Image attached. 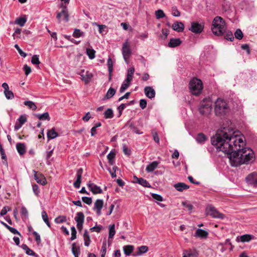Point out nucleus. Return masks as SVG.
I'll list each match as a JSON object with an SVG mask.
<instances>
[{
    "label": "nucleus",
    "mask_w": 257,
    "mask_h": 257,
    "mask_svg": "<svg viewBox=\"0 0 257 257\" xmlns=\"http://www.w3.org/2000/svg\"><path fill=\"white\" fill-rule=\"evenodd\" d=\"M33 191L35 195H38L40 192L39 186L37 184L33 185Z\"/></svg>",
    "instance_id": "338daca9"
},
{
    "label": "nucleus",
    "mask_w": 257,
    "mask_h": 257,
    "mask_svg": "<svg viewBox=\"0 0 257 257\" xmlns=\"http://www.w3.org/2000/svg\"><path fill=\"white\" fill-rule=\"evenodd\" d=\"M152 133L154 141L157 144H159L160 140L157 133L156 132H152Z\"/></svg>",
    "instance_id": "e2e57ef3"
},
{
    "label": "nucleus",
    "mask_w": 257,
    "mask_h": 257,
    "mask_svg": "<svg viewBox=\"0 0 257 257\" xmlns=\"http://www.w3.org/2000/svg\"><path fill=\"white\" fill-rule=\"evenodd\" d=\"M106 252V240L103 241L102 246L101 250V256L104 257Z\"/></svg>",
    "instance_id": "8fccbe9b"
},
{
    "label": "nucleus",
    "mask_w": 257,
    "mask_h": 257,
    "mask_svg": "<svg viewBox=\"0 0 257 257\" xmlns=\"http://www.w3.org/2000/svg\"><path fill=\"white\" fill-rule=\"evenodd\" d=\"M33 234L35 236V240L37 242L38 244H39L41 242L40 235L35 231L33 232Z\"/></svg>",
    "instance_id": "13d9d810"
},
{
    "label": "nucleus",
    "mask_w": 257,
    "mask_h": 257,
    "mask_svg": "<svg viewBox=\"0 0 257 257\" xmlns=\"http://www.w3.org/2000/svg\"><path fill=\"white\" fill-rule=\"evenodd\" d=\"M4 94L6 97L8 99H12L14 97V94L13 92L11 90H10L9 89L7 91H4Z\"/></svg>",
    "instance_id": "a18cd8bd"
},
{
    "label": "nucleus",
    "mask_w": 257,
    "mask_h": 257,
    "mask_svg": "<svg viewBox=\"0 0 257 257\" xmlns=\"http://www.w3.org/2000/svg\"><path fill=\"white\" fill-rule=\"evenodd\" d=\"M15 48L17 50V51H18L19 54L23 57H26V56H27V54L25 52H24L22 49L20 48V47L18 46V45L17 44H16L15 45Z\"/></svg>",
    "instance_id": "4d7b16f0"
},
{
    "label": "nucleus",
    "mask_w": 257,
    "mask_h": 257,
    "mask_svg": "<svg viewBox=\"0 0 257 257\" xmlns=\"http://www.w3.org/2000/svg\"><path fill=\"white\" fill-rule=\"evenodd\" d=\"M21 247L26 251L27 254L32 255L35 257H38V255L32 249L29 248V247L26 244H23Z\"/></svg>",
    "instance_id": "b1692460"
},
{
    "label": "nucleus",
    "mask_w": 257,
    "mask_h": 257,
    "mask_svg": "<svg viewBox=\"0 0 257 257\" xmlns=\"http://www.w3.org/2000/svg\"><path fill=\"white\" fill-rule=\"evenodd\" d=\"M155 16L157 19H160L165 17V14L162 10H158L155 12Z\"/></svg>",
    "instance_id": "79ce46f5"
},
{
    "label": "nucleus",
    "mask_w": 257,
    "mask_h": 257,
    "mask_svg": "<svg viewBox=\"0 0 257 257\" xmlns=\"http://www.w3.org/2000/svg\"><path fill=\"white\" fill-rule=\"evenodd\" d=\"M130 82L127 83V82H126L125 80H124L123 82V83L120 87V88L119 90L120 92V93L123 92L128 87V86H130Z\"/></svg>",
    "instance_id": "c03bdc74"
},
{
    "label": "nucleus",
    "mask_w": 257,
    "mask_h": 257,
    "mask_svg": "<svg viewBox=\"0 0 257 257\" xmlns=\"http://www.w3.org/2000/svg\"><path fill=\"white\" fill-rule=\"evenodd\" d=\"M212 102L208 99H204L201 103L199 108V112L203 115H208L210 114L212 107Z\"/></svg>",
    "instance_id": "39448f33"
},
{
    "label": "nucleus",
    "mask_w": 257,
    "mask_h": 257,
    "mask_svg": "<svg viewBox=\"0 0 257 257\" xmlns=\"http://www.w3.org/2000/svg\"><path fill=\"white\" fill-rule=\"evenodd\" d=\"M189 89L192 94L199 95L203 89L201 80L196 78H193L189 83Z\"/></svg>",
    "instance_id": "20e7f679"
},
{
    "label": "nucleus",
    "mask_w": 257,
    "mask_h": 257,
    "mask_svg": "<svg viewBox=\"0 0 257 257\" xmlns=\"http://www.w3.org/2000/svg\"><path fill=\"white\" fill-rule=\"evenodd\" d=\"M31 62L33 64L38 65L40 63V61H39V56L37 55H34L32 56Z\"/></svg>",
    "instance_id": "3c124183"
},
{
    "label": "nucleus",
    "mask_w": 257,
    "mask_h": 257,
    "mask_svg": "<svg viewBox=\"0 0 257 257\" xmlns=\"http://www.w3.org/2000/svg\"><path fill=\"white\" fill-rule=\"evenodd\" d=\"M72 252L74 254L79 255L80 253V247L76 245L75 243L72 244Z\"/></svg>",
    "instance_id": "ea45409f"
},
{
    "label": "nucleus",
    "mask_w": 257,
    "mask_h": 257,
    "mask_svg": "<svg viewBox=\"0 0 257 257\" xmlns=\"http://www.w3.org/2000/svg\"><path fill=\"white\" fill-rule=\"evenodd\" d=\"M83 238L84 240V245L86 246H88L90 244V238L87 230L84 231Z\"/></svg>",
    "instance_id": "2f4dec72"
},
{
    "label": "nucleus",
    "mask_w": 257,
    "mask_h": 257,
    "mask_svg": "<svg viewBox=\"0 0 257 257\" xmlns=\"http://www.w3.org/2000/svg\"><path fill=\"white\" fill-rule=\"evenodd\" d=\"M10 209H11L8 206L4 207L3 208V209H2L1 213H0L1 216H4V215H6L7 214V213L8 212V211H10Z\"/></svg>",
    "instance_id": "680f3d73"
},
{
    "label": "nucleus",
    "mask_w": 257,
    "mask_h": 257,
    "mask_svg": "<svg viewBox=\"0 0 257 257\" xmlns=\"http://www.w3.org/2000/svg\"><path fill=\"white\" fill-rule=\"evenodd\" d=\"M24 70L25 71V73L27 76L31 72V68L26 64L24 66Z\"/></svg>",
    "instance_id": "69168bd1"
},
{
    "label": "nucleus",
    "mask_w": 257,
    "mask_h": 257,
    "mask_svg": "<svg viewBox=\"0 0 257 257\" xmlns=\"http://www.w3.org/2000/svg\"><path fill=\"white\" fill-rule=\"evenodd\" d=\"M71 240H73L76 238V233L77 231L74 226H72L71 227Z\"/></svg>",
    "instance_id": "5fc2aeb1"
},
{
    "label": "nucleus",
    "mask_w": 257,
    "mask_h": 257,
    "mask_svg": "<svg viewBox=\"0 0 257 257\" xmlns=\"http://www.w3.org/2000/svg\"><path fill=\"white\" fill-rule=\"evenodd\" d=\"M159 163L157 161H154L149 164L146 167V170L148 172H153L158 167Z\"/></svg>",
    "instance_id": "393cba45"
},
{
    "label": "nucleus",
    "mask_w": 257,
    "mask_h": 257,
    "mask_svg": "<svg viewBox=\"0 0 257 257\" xmlns=\"http://www.w3.org/2000/svg\"><path fill=\"white\" fill-rule=\"evenodd\" d=\"M172 14L174 17H179L180 16V12L178 10L176 7H172Z\"/></svg>",
    "instance_id": "864d4df0"
},
{
    "label": "nucleus",
    "mask_w": 257,
    "mask_h": 257,
    "mask_svg": "<svg viewBox=\"0 0 257 257\" xmlns=\"http://www.w3.org/2000/svg\"><path fill=\"white\" fill-rule=\"evenodd\" d=\"M82 200L86 204L90 205L92 203V199L90 197H82Z\"/></svg>",
    "instance_id": "052dcab7"
},
{
    "label": "nucleus",
    "mask_w": 257,
    "mask_h": 257,
    "mask_svg": "<svg viewBox=\"0 0 257 257\" xmlns=\"http://www.w3.org/2000/svg\"><path fill=\"white\" fill-rule=\"evenodd\" d=\"M206 211L208 215H211L213 218L223 219L225 217L223 214L220 213L211 205L207 206Z\"/></svg>",
    "instance_id": "423d86ee"
},
{
    "label": "nucleus",
    "mask_w": 257,
    "mask_h": 257,
    "mask_svg": "<svg viewBox=\"0 0 257 257\" xmlns=\"http://www.w3.org/2000/svg\"><path fill=\"white\" fill-rule=\"evenodd\" d=\"M103 206V201L101 199H97L94 203V209L96 210V213L98 215L101 214V210Z\"/></svg>",
    "instance_id": "dca6fc26"
},
{
    "label": "nucleus",
    "mask_w": 257,
    "mask_h": 257,
    "mask_svg": "<svg viewBox=\"0 0 257 257\" xmlns=\"http://www.w3.org/2000/svg\"><path fill=\"white\" fill-rule=\"evenodd\" d=\"M254 237V236L252 235L246 234L240 236V240L242 242H249L251 239H253Z\"/></svg>",
    "instance_id": "cd10ccee"
},
{
    "label": "nucleus",
    "mask_w": 257,
    "mask_h": 257,
    "mask_svg": "<svg viewBox=\"0 0 257 257\" xmlns=\"http://www.w3.org/2000/svg\"><path fill=\"white\" fill-rule=\"evenodd\" d=\"M115 233V225L112 224L109 226V238H113Z\"/></svg>",
    "instance_id": "a19ab883"
},
{
    "label": "nucleus",
    "mask_w": 257,
    "mask_h": 257,
    "mask_svg": "<svg viewBox=\"0 0 257 257\" xmlns=\"http://www.w3.org/2000/svg\"><path fill=\"white\" fill-rule=\"evenodd\" d=\"M8 229L12 233L14 234H18L20 236H21V233L15 228L10 226L9 227H8Z\"/></svg>",
    "instance_id": "0e129e2a"
},
{
    "label": "nucleus",
    "mask_w": 257,
    "mask_h": 257,
    "mask_svg": "<svg viewBox=\"0 0 257 257\" xmlns=\"http://www.w3.org/2000/svg\"><path fill=\"white\" fill-rule=\"evenodd\" d=\"M224 38L226 40H229L230 41H233L234 40V37L232 34V33L230 31H226L225 32Z\"/></svg>",
    "instance_id": "58836bf2"
},
{
    "label": "nucleus",
    "mask_w": 257,
    "mask_h": 257,
    "mask_svg": "<svg viewBox=\"0 0 257 257\" xmlns=\"http://www.w3.org/2000/svg\"><path fill=\"white\" fill-rule=\"evenodd\" d=\"M148 250V247L146 245H142L138 247V250L137 251L138 255H141L143 253H146Z\"/></svg>",
    "instance_id": "e433bc0d"
},
{
    "label": "nucleus",
    "mask_w": 257,
    "mask_h": 257,
    "mask_svg": "<svg viewBox=\"0 0 257 257\" xmlns=\"http://www.w3.org/2000/svg\"><path fill=\"white\" fill-rule=\"evenodd\" d=\"M27 18L26 17H20L16 20L15 23L23 27L25 24Z\"/></svg>",
    "instance_id": "f704fd0d"
},
{
    "label": "nucleus",
    "mask_w": 257,
    "mask_h": 257,
    "mask_svg": "<svg viewBox=\"0 0 257 257\" xmlns=\"http://www.w3.org/2000/svg\"><path fill=\"white\" fill-rule=\"evenodd\" d=\"M115 92L116 90L114 88L112 87L109 88V89L107 90L103 99L105 100L111 98L114 95Z\"/></svg>",
    "instance_id": "5701e85b"
},
{
    "label": "nucleus",
    "mask_w": 257,
    "mask_h": 257,
    "mask_svg": "<svg viewBox=\"0 0 257 257\" xmlns=\"http://www.w3.org/2000/svg\"><path fill=\"white\" fill-rule=\"evenodd\" d=\"M172 28L174 30L178 32H181L184 30V26L181 22H176L172 25Z\"/></svg>",
    "instance_id": "aec40b11"
},
{
    "label": "nucleus",
    "mask_w": 257,
    "mask_h": 257,
    "mask_svg": "<svg viewBox=\"0 0 257 257\" xmlns=\"http://www.w3.org/2000/svg\"><path fill=\"white\" fill-rule=\"evenodd\" d=\"M107 66L108 70L109 72H112L113 71V62L110 58H109L107 60Z\"/></svg>",
    "instance_id": "603ef678"
},
{
    "label": "nucleus",
    "mask_w": 257,
    "mask_h": 257,
    "mask_svg": "<svg viewBox=\"0 0 257 257\" xmlns=\"http://www.w3.org/2000/svg\"><path fill=\"white\" fill-rule=\"evenodd\" d=\"M83 173L82 168H79L76 172V180L74 182L73 185L75 188H79L81 183L82 175Z\"/></svg>",
    "instance_id": "9b49d317"
},
{
    "label": "nucleus",
    "mask_w": 257,
    "mask_h": 257,
    "mask_svg": "<svg viewBox=\"0 0 257 257\" xmlns=\"http://www.w3.org/2000/svg\"><path fill=\"white\" fill-rule=\"evenodd\" d=\"M74 219L77 223H83L84 221V215L81 212H77Z\"/></svg>",
    "instance_id": "a878e982"
},
{
    "label": "nucleus",
    "mask_w": 257,
    "mask_h": 257,
    "mask_svg": "<svg viewBox=\"0 0 257 257\" xmlns=\"http://www.w3.org/2000/svg\"><path fill=\"white\" fill-rule=\"evenodd\" d=\"M66 221V217L65 216H59L55 219V222L56 223H61Z\"/></svg>",
    "instance_id": "49530a36"
},
{
    "label": "nucleus",
    "mask_w": 257,
    "mask_h": 257,
    "mask_svg": "<svg viewBox=\"0 0 257 257\" xmlns=\"http://www.w3.org/2000/svg\"><path fill=\"white\" fill-rule=\"evenodd\" d=\"M86 53L90 59H93L95 57V51L93 49L87 48L86 49Z\"/></svg>",
    "instance_id": "4c0bfd02"
},
{
    "label": "nucleus",
    "mask_w": 257,
    "mask_h": 257,
    "mask_svg": "<svg viewBox=\"0 0 257 257\" xmlns=\"http://www.w3.org/2000/svg\"><path fill=\"white\" fill-rule=\"evenodd\" d=\"M87 186L94 194H100L102 192V189L93 183L88 182Z\"/></svg>",
    "instance_id": "4468645a"
},
{
    "label": "nucleus",
    "mask_w": 257,
    "mask_h": 257,
    "mask_svg": "<svg viewBox=\"0 0 257 257\" xmlns=\"http://www.w3.org/2000/svg\"><path fill=\"white\" fill-rule=\"evenodd\" d=\"M17 150L20 155H23L26 153V147L23 143H18L16 145Z\"/></svg>",
    "instance_id": "4be33fe9"
},
{
    "label": "nucleus",
    "mask_w": 257,
    "mask_h": 257,
    "mask_svg": "<svg viewBox=\"0 0 257 257\" xmlns=\"http://www.w3.org/2000/svg\"><path fill=\"white\" fill-rule=\"evenodd\" d=\"M174 187L178 191L182 192L189 188V186L184 183L179 182L174 185Z\"/></svg>",
    "instance_id": "a211bd4d"
},
{
    "label": "nucleus",
    "mask_w": 257,
    "mask_h": 257,
    "mask_svg": "<svg viewBox=\"0 0 257 257\" xmlns=\"http://www.w3.org/2000/svg\"><path fill=\"white\" fill-rule=\"evenodd\" d=\"M229 111V107L226 102L221 98H218L214 104V112L216 116H224Z\"/></svg>",
    "instance_id": "7ed1b4c3"
},
{
    "label": "nucleus",
    "mask_w": 257,
    "mask_h": 257,
    "mask_svg": "<svg viewBox=\"0 0 257 257\" xmlns=\"http://www.w3.org/2000/svg\"><path fill=\"white\" fill-rule=\"evenodd\" d=\"M134 249V246L132 245H126L123 247L124 253L126 256L130 255Z\"/></svg>",
    "instance_id": "c756f323"
},
{
    "label": "nucleus",
    "mask_w": 257,
    "mask_h": 257,
    "mask_svg": "<svg viewBox=\"0 0 257 257\" xmlns=\"http://www.w3.org/2000/svg\"><path fill=\"white\" fill-rule=\"evenodd\" d=\"M106 119L111 118L113 117V110L111 108H108L104 113Z\"/></svg>",
    "instance_id": "72a5a7b5"
},
{
    "label": "nucleus",
    "mask_w": 257,
    "mask_h": 257,
    "mask_svg": "<svg viewBox=\"0 0 257 257\" xmlns=\"http://www.w3.org/2000/svg\"><path fill=\"white\" fill-rule=\"evenodd\" d=\"M134 182L135 183H139V184L141 185L142 186L148 187V188H151V186L150 184V183L145 179L142 178H138L136 176L134 177Z\"/></svg>",
    "instance_id": "2eb2a0df"
},
{
    "label": "nucleus",
    "mask_w": 257,
    "mask_h": 257,
    "mask_svg": "<svg viewBox=\"0 0 257 257\" xmlns=\"http://www.w3.org/2000/svg\"><path fill=\"white\" fill-rule=\"evenodd\" d=\"M211 30L212 33L217 36L224 34L226 30L225 21L221 17H215L212 22Z\"/></svg>",
    "instance_id": "f03ea898"
},
{
    "label": "nucleus",
    "mask_w": 257,
    "mask_h": 257,
    "mask_svg": "<svg viewBox=\"0 0 257 257\" xmlns=\"http://www.w3.org/2000/svg\"><path fill=\"white\" fill-rule=\"evenodd\" d=\"M181 43L182 41L179 38H172L170 40L168 46L170 48H175L180 46Z\"/></svg>",
    "instance_id": "f3484780"
},
{
    "label": "nucleus",
    "mask_w": 257,
    "mask_h": 257,
    "mask_svg": "<svg viewBox=\"0 0 257 257\" xmlns=\"http://www.w3.org/2000/svg\"><path fill=\"white\" fill-rule=\"evenodd\" d=\"M198 252L196 249H189L183 251V257H198Z\"/></svg>",
    "instance_id": "ddd939ff"
},
{
    "label": "nucleus",
    "mask_w": 257,
    "mask_h": 257,
    "mask_svg": "<svg viewBox=\"0 0 257 257\" xmlns=\"http://www.w3.org/2000/svg\"><path fill=\"white\" fill-rule=\"evenodd\" d=\"M207 139L206 136L203 133H199L196 137V140L198 143H201L205 142Z\"/></svg>",
    "instance_id": "c9c22d12"
},
{
    "label": "nucleus",
    "mask_w": 257,
    "mask_h": 257,
    "mask_svg": "<svg viewBox=\"0 0 257 257\" xmlns=\"http://www.w3.org/2000/svg\"><path fill=\"white\" fill-rule=\"evenodd\" d=\"M35 180L37 182L41 185H45L47 182L44 175L40 172H38L34 170H33Z\"/></svg>",
    "instance_id": "6e6552de"
},
{
    "label": "nucleus",
    "mask_w": 257,
    "mask_h": 257,
    "mask_svg": "<svg viewBox=\"0 0 257 257\" xmlns=\"http://www.w3.org/2000/svg\"><path fill=\"white\" fill-rule=\"evenodd\" d=\"M232 129L224 127L217 131L211 138V144L217 150L228 156L232 166H238L242 164H249L253 161L254 153L245 145L242 137Z\"/></svg>",
    "instance_id": "f257e3e1"
},
{
    "label": "nucleus",
    "mask_w": 257,
    "mask_h": 257,
    "mask_svg": "<svg viewBox=\"0 0 257 257\" xmlns=\"http://www.w3.org/2000/svg\"><path fill=\"white\" fill-rule=\"evenodd\" d=\"M35 115L40 120H50V117L49 116V114L48 112H45L42 114H35Z\"/></svg>",
    "instance_id": "7c9ffc66"
},
{
    "label": "nucleus",
    "mask_w": 257,
    "mask_h": 257,
    "mask_svg": "<svg viewBox=\"0 0 257 257\" xmlns=\"http://www.w3.org/2000/svg\"><path fill=\"white\" fill-rule=\"evenodd\" d=\"M122 53L123 57L126 63H128V59L130 58L132 52L130 49V46L128 42L126 41L123 44L122 48Z\"/></svg>",
    "instance_id": "0eeeda50"
},
{
    "label": "nucleus",
    "mask_w": 257,
    "mask_h": 257,
    "mask_svg": "<svg viewBox=\"0 0 257 257\" xmlns=\"http://www.w3.org/2000/svg\"><path fill=\"white\" fill-rule=\"evenodd\" d=\"M84 35V33L82 32H81V31L79 29H75L74 31L73 36L74 38H79L81 36H83Z\"/></svg>",
    "instance_id": "37998d69"
},
{
    "label": "nucleus",
    "mask_w": 257,
    "mask_h": 257,
    "mask_svg": "<svg viewBox=\"0 0 257 257\" xmlns=\"http://www.w3.org/2000/svg\"><path fill=\"white\" fill-rule=\"evenodd\" d=\"M204 28V26L198 22H193L191 23V28L189 29L193 33L200 34L202 32Z\"/></svg>",
    "instance_id": "9d476101"
},
{
    "label": "nucleus",
    "mask_w": 257,
    "mask_h": 257,
    "mask_svg": "<svg viewBox=\"0 0 257 257\" xmlns=\"http://www.w3.org/2000/svg\"><path fill=\"white\" fill-rule=\"evenodd\" d=\"M146 95L149 98H154L155 96V91L154 89L150 86H147L144 89Z\"/></svg>",
    "instance_id": "6ab92c4d"
},
{
    "label": "nucleus",
    "mask_w": 257,
    "mask_h": 257,
    "mask_svg": "<svg viewBox=\"0 0 257 257\" xmlns=\"http://www.w3.org/2000/svg\"><path fill=\"white\" fill-rule=\"evenodd\" d=\"M62 11L60 12H58L56 16L59 23H60V18L62 16H63L66 22H68L69 21V14L67 10L66 7L64 6L63 4H62Z\"/></svg>",
    "instance_id": "1a4fd4ad"
},
{
    "label": "nucleus",
    "mask_w": 257,
    "mask_h": 257,
    "mask_svg": "<svg viewBox=\"0 0 257 257\" xmlns=\"http://www.w3.org/2000/svg\"><path fill=\"white\" fill-rule=\"evenodd\" d=\"M115 156V154L112 152H110L107 156V158L108 160L109 163L110 165H113L112 160L114 158Z\"/></svg>",
    "instance_id": "09e8293b"
},
{
    "label": "nucleus",
    "mask_w": 257,
    "mask_h": 257,
    "mask_svg": "<svg viewBox=\"0 0 257 257\" xmlns=\"http://www.w3.org/2000/svg\"><path fill=\"white\" fill-rule=\"evenodd\" d=\"M208 235V233L206 231L201 229H198L196 231L195 236L201 238H206Z\"/></svg>",
    "instance_id": "bb28decb"
},
{
    "label": "nucleus",
    "mask_w": 257,
    "mask_h": 257,
    "mask_svg": "<svg viewBox=\"0 0 257 257\" xmlns=\"http://www.w3.org/2000/svg\"><path fill=\"white\" fill-rule=\"evenodd\" d=\"M117 169V167L116 166H114L113 167L112 170L110 168L108 169L112 178L116 177V175L115 174V172Z\"/></svg>",
    "instance_id": "bf43d9fd"
},
{
    "label": "nucleus",
    "mask_w": 257,
    "mask_h": 257,
    "mask_svg": "<svg viewBox=\"0 0 257 257\" xmlns=\"http://www.w3.org/2000/svg\"><path fill=\"white\" fill-rule=\"evenodd\" d=\"M147 101L145 99H141L140 101V106L142 109H144L147 106Z\"/></svg>",
    "instance_id": "774afa93"
},
{
    "label": "nucleus",
    "mask_w": 257,
    "mask_h": 257,
    "mask_svg": "<svg viewBox=\"0 0 257 257\" xmlns=\"http://www.w3.org/2000/svg\"><path fill=\"white\" fill-rule=\"evenodd\" d=\"M84 72V70H82L81 73H83ZM81 76V79L85 81L86 83H87L89 82L90 79L92 77V75L91 73H89L88 71L86 72V74L84 75L83 74H80Z\"/></svg>",
    "instance_id": "412c9836"
},
{
    "label": "nucleus",
    "mask_w": 257,
    "mask_h": 257,
    "mask_svg": "<svg viewBox=\"0 0 257 257\" xmlns=\"http://www.w3.org/2000/svg\"><path fill=\"white\" fill-rule=\"evenodd\" d=\"M58 136V134L56 132L54 128L48 130L47 132V138L49 140L54 139Z\"/></svg>",
    "instance_id": "c85d7f7f"
},
{
    "label": "nucleus",
    "mask_w": 257,
    "mask_h": 257,
    "mask_svg": "<svg viewBox=\"0 0 257 257\" xmlns=\"http://www.w3.org/2000/svg\"><path fill=\"white\" fill-rule=\"evenodd\" d=\"M234 36H235V37L238 40L242 39V38L243 37V33H242V31H241V30H240L239 29H238L236 30L235 33H234Z\"/></svg>",
    "instance_id": "de8ad7c7"
},
{
    "label": "nucleus",
    "mask_w": 257,
    "mask_h": 257,
    "mask_svg": "<svg viewBox=\"0 0 257 257\" xmlns=\"http://www.w3.org/2000/svg\"><path fill=\"white\" fill-rule=\"evenodd\" d=\"M168 34H169V30L167 29H162V35H161V37L163 39L165 40L167 38Z\"/></svg>",
    "instance_id": "6e6d98bb"
},
{
    "label": "nucleus",
    "mask_w": 257,
    "mask_h": 257,
    "mask_svg": "<svg viewBox=\"0 0 257 257\" xmlns=\"http://www.w3.org/2000/svg\"><path fill=\"white\" fill-rule=\"evenodd\" d=\"M246 180L248 183L253 185L255 187L257 186V173H252L248 175Z\"/></svg>",
    "instance_id": "f8f14e48"
},
{
    "label": "nucleus",
    "mask_w": 257,
    "mask_h": 257,
    "mask_svg": "<svg viewBox=\"0 0 257 257\" xmlns=\"http://www.w3.org/2000/svg\"><path fill=\"white\" fill-rule=\"evenodd\" d=\"M24 104L27 106L29 108L32 110H35L37 109V106L34 102L31 101H25L24 102Z\"/></svg>",
    "instance_id": "473e14b6"
}]
</instances>
